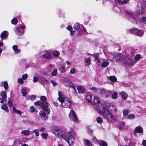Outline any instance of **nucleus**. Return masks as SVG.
Masks as SVG:
<instances>
[{"label": "nucleus", "instance_id": "obj_1", "mask_svg": "<svg viewBox=\"0 0 146 146\" xmlns=\"http://www.w3.org/2000/svg\"><path fill=\"white\" fill-rule=\"evenodd\" d=\"M75 135V133L72 131L68 132L64 136L63 139L66 141L69 146L71 145L73 143V142L74 140Z\"/></svg>", "mask_w": 146, "mask_h": 146}, {"label": "nucleus", "instance_id": "obj_2", "mask_svg": "<svg viewBox=\"0 0 146 146\" xmlns=\"http://www.w3.org/2000/svg\"><path fill=\"white\" fill-rule=\"evenodd\" d=\"M125 57L123 56L120 53H118L115 54V58L116 62L123 64L124 65H126L127 62V56Z\"/></svg>", "mask_w": 146, "mask_h": 146}, {"label": "nucleus", "instance_id": "obj_3", "mask_svg": "<svg viewBox=\"0 0 146 146\" xmlns=\"http://www.w3.org/2000/svg\"><path fill=\"white\" fill-rule=\"evenodd\" d=\"M141 55L139 54L136 55L134 57V59H132L131 57H130L129 54H128L127 57V66H132L137 61H139L141 58Z\"/></svg>", "mask_w": 146, "mask_h": 146}, {"label": "nucleus", "instance_id": "obj_4", "mask_svg": "<svg viewBox=\"0 0 146 146\" xmlns=\"http://www.w3.org/2000/svg\"><path fill=\"white\" fill-rule=\"evenodd\" d=\"M102 114L108 120L111 122L113 121L115 119V117L113 116L107 108H103Z\"/></svg>", "mask_w": 146, "mask_h": 146}, {"label": "nucleus", "instance_id": "obj_5", "mask_svg": "<svg viewBox=\"0 0 146 146\" xmlns=\"http://www.w3.org/2000/svg\"><path fill=\"white\" fill-rule=\"evenodd\" d=\"M35 105L36 106L41 105V107L42 108L44 111L47 112V113L49 114L50 112V110L49 108H47L48 105V103L47 102H42L40 101H38L37 102H35Z\"/></svg>", "mask_w": 146, "mask_h": 146}, {"label": "nucleus", "instance_id": "obj_6", "mask_svg": "<svg viewBox=\"0 0 146 146\" xmlns=\"http://www.w3.org/2000/svg\"><path fill=\"white\" fill-rule=\"evenodd\" d=\"M100 100L97 96H95L94 98V107L95 110L99 113H100Z\"/></svg>", "mask_w": 146, "mask_h": 146}, {"label": "nucleus", "instance_id": "obj_7", "mask_svg": "<svg viewBox=\"0 0 146 146\" xmlns=\"http://www.w3.org/2000/svg\"><path fill=\"white\" fill-rule=\"evenodd\" d=\"M53 133L57 137L62 138L64 136V132L61 129L58 128H56L53 130Z\"/></svg>", "mask_w": 146, "mask_h": 146}, {"label": "nucleus", "instance_id": "obj_8", "mask_svg": "<svg viewBox=\"0 0 146 146\" xmlns=\"http://www.w3.org/2000/svg\"><path fill=\"white\" fill-rule=\"evenodd\" d=\"M131 33L136 35L139 36H141L143 34V31L137 28H133L130 30Z\"/></svg>", "mask_w": 146, "mask_h": 146}, {"label": "nucleus", "instance_id": "obj_9", "mask_svg": "<svg viewBox=\"0 0 146 146\" xmlns=\"http://www.w3.org/2000/svg\"><path fill=\"white\" fill-rule=\"evenodd\" d=\"M40 56L41 57L44 58L46 59H49L52 58V56L48 51H44L41 52Z\"/></svg>", "mask_w": 146, "mask_h": 146}, {"label": "nucleus", "instance_id": "obj_10", "mask_svg": "<svg viewBox=\"0 0 146 146\" xmlns=\"http://www.w3.org/2000/svg\"><path fill=\"white\" fill-rule=\"evenodd\" d=\"M112 92L105 89H101V96L104 98H108L111 94Z\"/></svg>", "mask_w": 146, "mask_h": 146}, {"label": "nucleus", "instance_id": "obj_11", "mask_svg": "<svg viewBox=\"0 0 146 146\" xmlns=\"http://www.w3.org/2000/svg\"><path fill=\"white\" fill-rule=\"evenodd\" d=\"M69 117L70 120L76 123H78V120L74 111L72 110L70 111L69 114Z\"/></svg>", "mask_w": 146, "mask_h": 146}, {"label": "nucleus", "instance_id": "obj_12", "mask_svg": "<svg viewBox=\"0 0 146 146\" xmlns=\"http://www.w3.org/2000/svg\"><path fill=\"white\" fill-rule=\"evenodd\" d=\"M61 103V106L64 108H68L70 106L71 104L70 100L67 98H64L63 102Z\"/></svg>", "mask_w": 146, "mask_h": 146}, {"label": "nucleus", "instance_id": "obj_13", "mask_svg": "<svg viewBox=\"0 0 146 146\" xmlns=\"http://www.w3.org/2000/svg\"><path fill=\"white\" fill-rule=\"evenodd\" d=\"M141 5L142 7L140 8V9H139L138 10H137V13L139 14H143L145 12V10L144 8L143 7H146V2L143 1H142L141 2Z\"/></svg>", "mask_w": 146, "mask_h": 146}, {"label": "nucleus", "instance_id": "obj_14", "mask_svg": "<svg viewBox=\"0 0 146 146\" xmlns=\"http://www.w3.org/2000/svg\"><path fill=\"white\" fill-rule=\"evenodd\" d=\"M126 13L134 21H136L138 19V16L135 13H133L130 11H126Z\"/></svg>", "mask_w": 146, "mask_h": 146}, {"label": "nucleus", "instance_id": "obj_15", "mask_svg": "<svg viewBox=\"0 0 146 146\" xmlns=\"http://www.w3.org/2000/svg\"><path fill=\"white\" fill-rule=\"evenodd\" d=\"M24 138H21L16 139L14 141L13 145H17L20 144L24 142Z\"/></svg>", "mask_w": 146, "mask_h": 146}, {"label": "nucleus", "instance_id": "obj_16", "mask_svg": "<svg viewBox=\"0 0 146 146\" xmlns=\"http://www.w3.org/2000/svg\"><path fill=\"white\" fill-rule=\"evenodd\" d=\"M143 132V129L141 126H138L135 127L134 130V133L135 134L136 133H140Z\"/></svg>", "mask_w": 146, "mask_h": 146}, {"label": "nucleus", "instance_id": "obj_17", "mask_svg": "<svg viewBox=\"0 0 146 146\" xmlns=\"http://www.w3.org/2000/svg\"><path fill=\"white\" fill-rule=\"evenodd\" d=\"M58 100L61 102H63L64 98H66L63 95L62 93L61 92H58Z\"/></svg>", "mask_w": 146, "mask_h": 146}, {"label": "nucleus", "instance_id": "obj_18", "mask_svg": "<svg viewBox=\"0 0 146 146\" xmlns=\"http://www.w3.org/2000/svg\"><path fill=\"white\" fill-rule=\"evenodd\" d=\"M8 35V33L6 31H4L1 34L0 36L1 39H4L7 37Z\"/></svg>", "mask_w": 146, "mask_h": 146}, {"label": "nucleus", "instance_id": "obj_19", "mask_svg": "<svg viewBox=\"0 0 146 146\" xmlns=\"http://www.w3.org/2000/svg\"><path fill=\"white\" fill-rule=\"evenodd\" d=\"M24 30L21 27H18L16 30V32L18 35H21L24 32Z\"/></svg>", "mask_w": 146, "mask_h": 146}, {"label": "nucleus", "instance_id": "obj_20", "mask_svg": "<svg viewBox=\"0 0 146 146\" xmlns=\"http://www.w3.org/2000/svg\"><path fill=\"white\" fill-rule=\"evenodd\" d=\"M0 95L3 99L5 101H7L6 92L4 91H2L1 92Z\"/></svg>", "mask_w": 146, "mask_h": 146}, {"label": "nucleus", "instance_id": "obj_21", "mask_svg": "<svg viewBox=\"0 0 146 146\" xmlns=\"http://www.w3.org/2000/svg\"><path fill=\"white\" fill-rule=\"evenodd\" d=\"M120 95L123 100H126L128 97L127 94L124 92H121L120 93Z\"/></svg>", "mask_w": 146, "mask_h": 146}, {"label": "nucleus", "instance_id": "obj_22", "mask_svg": "<svg viewBox=\"0 0 146 146\" xmlns=\"http://www.w3.org/2000/svg\"><path fill=\"white\" fill-rule=\"evenodd\" d=\"M1 86L4 87L5 90H7L9 87L8 83L6 81L2 82L1 83Z\"/></svg>", "mask_w": 146, "mask_h": 146}, {"label": "nucleus", "instance_id": "obj_23", "mask_svg": "<svg viewBox=\"0 0 146 146\" xmlns=\"http://www.w3.org/2000/svg\"><path fill=\"white\" fill-rule=\"evenodd\" d=\"M39 114L43 119L46 120L47 119V117L46 116V114L43 111H40Z\"/></svg>", "mask_w": 146, "mask_h": 146}, {"label": "nucleus", "instance_id": "obj_24", "mask_svg": "<svg viewBox=\"0 0 146 146\" xmlns=\"http://www.w3.org/2000/svg\"><path fill=\"white\" fill-rule=\"evenodd\" d=\"M115 1L118 3L122 4H126L129 0H123V1L121 0H114Z\"/></svg>", "mask_w": 146, "mask_h": 146}, {"label": "nucleus", "instance_id": "obj_25", "mask_svg": "<svg viewBox=\"0 0 146 146\" xmlns=\"http://www.w3.org/2000/svg\"><path fill=\"white\" fill-rule=\"evenodd\" d=\"M16 107V105H14L13 108V111L15 113H17L19 114H21L22 113V112L20 110L16 109H15Z\"/></svg>", "mask_w": 146, "mask_h": 146}, {"label": "nucleus", "instance_id": "obj_26", "mask_svg": "<svg viewBox=\"0 0 146 146\" xmlns=\"http://www.w3.org/2000/svg\"><path fill=\"white\" fill-rule=\"evenodd\" d=\"M77 89L79 93L82 94L84 92V88L81 86H78Z\"/></svg>", "mask_w": 146, "mask_h": 146}, {"label": "nucleus", "instance_id": "obj_27", "mask_svg": "<svg viewBox=\"0 0 146 146\" xmlns=\"http://www.w3.org/2000/svg\"><path fill=\"white\" fill-rule=\"evenodd\" d=\"M21 133L25 136H28L29 135L30 131L28 130H23L21 131Z\"/></svg>", "mask_w": 146, "mask_h": 146}, {"label": "nucleus", "instance_id": "obj_28", "mask_svg": "<svg viewBox=\"0 0 146 146\" xmlns=\"http://www.w3.org/2000/svg\"><path fill=\"white\" fill-rule=\"evenodd\" d=\"M1 108L3 110L5 111L6 112L8 113L9 111L7 106L6 104H4L2 105L1 106Z\"/></svg>", "mask_w": 146, "mask_h": 146}, {"label": "nucleus", "instance_id": "obj_29", "mask_svg": "<svg viewBox=\"0 0 146 146\" xmlns=\"http://www.w3.org/2000/svg\"><path fill=\"white\" fill-rule=\"evenodd\" d=\"M84 144L86 146H92V144L89 140L84 139Z\"/></svg>", "mask_w": 146, "mask_h": 146}, {"label": "nucleus", "instance_id": "obj_30", "mask_svg": "<svg viewBox=\"0 0 146 146\" xmlns=\"http://www.w3.org/2000/svg\"><path fill=\"white\" fill-rule=\"evenodd\" d=\"M13 48L15 53L18 54L20 51V50L18 48L17 46L16 45H14L13 47Z\"/></svg>", "mask_w": 146, "mask_h": 146}, {"label": "nucleus", "instance_id": "obj_31", "mask_svg": "<svg viewBox=\"0 0 146 146\" xmlns=\"http://www.w3.org/2000/svg\"><path fill=\"white\" fill-rule=\"evenodd\" d=\"M92 142L95 143H97L99 145H100V141L97 139L95 137H94L93 139H92Z\"/></svg>", "mask_w": 146, "mask_h": 146}, {"label": "nucleus", "instance_id": "obj_32", "mask_svg": "<svg viewBox=\"0 0 146 146\" xmlns=\"http://www.w3.org/2000/svg\"><path fill=\"white\" fill-rule=\"evenodd\" d=\"M125 125V123L124 122H121L119 124L118 127L119 129L123 130Z\"/></svg>", "mask_w": 146, "mask_h": 146}, {"label": "nucleus", "instance_id": "obj_33", "mask_svg": "<svg viewBox=\"0 0 146 146\" xmlns=\"http://www.w3.org/2000/svg\"><path fill=\"white\" fill-rule=\"evenodd\" d=\"M115 54H113L111 53H109L108 54V58L111 61H113V60H114L115 58Z\"/></svg>", "mask_w": 146, "mask_h": 146}, {"label": "nucleus", "instance_id": "obj_34", "mask_svg": "<svg viewBox=\"0 0 146 146\" xmlns=\"http://www.w3.org/2000/svg\"><path fill=\"white\" fill-rule=\"evenodd\" d=\"M98 56L97 54H95L94 55L95 61L96 64L98 65H100V61L99 59L98 58Z\"/></svg>", "mask_w": 146, "mask_h": 146}, {"label": "nucleus", "instance_id": "obj_35", "mask_svg": "<svg viewBox=\"0 0 146 146\" xmlns=\"http://www.w3.org/2000/svg\"><path fill=\"white\" fill-rule=\"evenodd\" d=\"M106 104L105 105V107H108L109 108H110V109L111 110H113V109H111L110 108L111 107H114V110L115 111H116V110H117V109L115 107V106H113V105H110V107H109V106L110 105V104L109 103H108L107 102H106Z\"/></svg>", "mask_w": 146, "mask_h": 146}, {"label": "nucleus", "instance_id": "obj_36", "mask_svg": "<svg viewBox=\"0 0 146 146\" xmlns=\"http://www.w3.org/2000/svg\"><path fill=\"white\" fill-rule=\"evenodd\" d=\"M36 76H34L33 78V81L34 83H36L38 81L39 78V76L38 74H35Z\"/></svg>", "mask_w": 146, "mask_h": 146}, {"label": "nucleus", "instance_id": "obj_37", "mask_svg": "<svg viewBox=\"0 0 146 146\" xmlns=\"http://www.w3.org/2000/svg\"><path fill=\"white\" fill-rule=\"evenodd\" d=\"M109 79L113 82H115L117 81V78L115 76H111L109 77Z\"/></svg>", "mask_w": 146, "mask_h": 146}, {"label": "nucleus", "instance_id": "obj_38", "mask_svg": "<svg viewBox=\"0 0 146 146\" xmlns=\"http://www.w3.org/2000/svg\"><path fill=\"white\" fill-rule=\"evenodd\" d=\"M109 64V63L108 61H104L102 62L101 64V66L102 67L105 68L108 66Z\"/></svg>", "mask_w": 146, "mask_h": 146}, {"label": "nucleus", "instance_id": "obj_39", "mask_svg": "<svg viewBox=\"0 0 146 146\" xmlns=\"http://www.w3.org/2000/svg\"><path fill=\"white\" fill-rule=\"evenodd\" d=\"M73 27L74 29L77 30L79 29L80 28V25L78 23H76L74 25Z\"/></svg>", "mask_w": 146, "mask_h": 146}, {"label": "nucleus", "instance_id": "obj_40", "mask_svg": "<svg viewBox=\"0 0 146 146\" xmlns=\"http://www.w3.org/2000/svg\"><path fill=\"white\" fill-rule=\"evenodd\" d=\"M36 98L35 96L33 95L27 97L28 99H30L32 101H34Z\"/></svg>", "mask_w": 146, "mask_h": 146}, {"label": "nucleus", "instance_id": "obj_41", "mask_svg": "<svg viewBox=\"0 0 146 146\" xmlns=\"http://www.w3.org/2000/svg\"><path fill=\"white\" fill-rule=\"evenodd\" d=\"M85 63L86 66L90 65L91 63L90 58H86L85 60Z\"/></svg>", "mask_w": 146, "mask_h": 146}, {"label": "nucleus", "instance_id": "obj_42", "mask_svg": "<svg viewBox=\"0 0 146 146\" xmlns=\"http://www.w3.org/2000/svg\"><path fill=\"white\" fill-rule=\"evenodd\" d=\"M66 86L67 87L69 86V87H71L74 90H76L74 86L73 85V84L71 82H69L68 86L67 85V84L66 85Z\"/></svg>", "mask_w": 146, "mask_h": 146}, {"label": "nucleus", "instance_id": "obj_43", "mask_svg": "<svg viewBox=\"0 0 146 146\" xmlns=\"http://www.w3.org/2000/svg\"><path fill=\"white\" fill-rule=\"evenodd\" d=\"M117 94L116 92L113 93L111 95V97L114 99H116L117 98Z\"/></svg>", "mask_w": 146, "mask_h": 146}, {"label": "nucleus", "instance_id": "obj_44", "mask_svg": "<svg viewBox=\"0 0 146 146\" xmlns=\"http://www.w3.org/2000/svg\"><path fill=\"white\" fill-rule=\"evenodd\" d=\"M123 113L124 116H127L129 113L128 110L126 109H124L123 110Z\"/></svg>", "mask_w": 146, "mask_h": 146}, {"label": "nucleus", "instance_id": "obj_45", "mask_svg": "<svg viewBox=\"0 0 146 146\" xmlns=\"http://www.w3.org/2000/svg\"><path fill=\"white\" fill-rule=\"evenodd\" d=\"M140 21L142 23L146 24V17H143L140 19Z\"/></svg>", "mask_w": 146, "mask_h": 146}, {"label": "nucleus", "instance_id": "obj_46", "mask_svg": "<svg viewBox=\"0 0 146 146\" xmlns=\"http://www.w3.org/2000/svg\"><path fill=\"white\" fill-rule=\"evenodd\" d=\"M39 129H36L33 130V132L35 133V135L37 137H38L39 136Z\"/></svg>", "mask_w": 146, "mask_h": 146}, {"label": "nucleus", "instance_id": "obj_47", "mask_svg": "<svg viewBox=\"0 0 146 146\" xmlns=\"http://www.w3.org/2000/svg\"><path fill=\"white\" fill-rule=\"evenodd\" d=\"M11 23L15 25H16L18 23V21L17 18H14L12 20H11Z\"/></svg>", "mask_w": 146, "mask_h": 146}, {"label": "nucleus", "instance_id": "obj_48", "mask_svg": "<svg viewBox=\"0 0 146 146\" xmlns=\"http://www.w3.org/2000/svg\"><path fill=\"white\" fill-rule=\"evenodd\" d=\"M92 98V96L90 94L87 95L86 97V99L88 102H90L91 101Z\"/></svg>", "mask_w": 146, "mask_h": 146}, {"label": "nucleus", "instance_id": "obj_49", "mask_svg": "<svg viewBox=\"0 0 146 146\" xmlns=\"http://www.w3.org/2000/svg\"><path fill=\"white\" fill-rule=\"evenodd\" d=\"M53 55L55 57H58L59 56L60 53L57 51H54L53 52Z\"/></svg>", "mask_w": 146, "mask_h": 146}, {"label": "nucleus", "instance_id": "obj_50", "mask_svg": "<svg viewBox=\"0 0 146 146\" xmlns=\"http://www.w3.org/2000/svg\"><path fill=\"white\" fill-rule=\"evenodd\" d=\"M89 89L91 91H93L94 92H96L98 90V89L95 87H91L89 88Z\"/></svg>", "mask_w": 146, "mask_h": 146}, {"label": "nucleus", "instance_id": "obj_51", "mask_svg": "<svg viewBox=\"0 0 146 146\" xmlns=\"http://www.w3.org/2000/svg\"><path fill=\"white\" fill-rule=\"evenodd\" d=\"M57 73V70L56 69H54L52 73V75L55 76L56 75Z\"/></svg>", "mask_w": 146, "mask_h": 146}, {"label": "nucleus", "instance_id": "obj_52", "mask_svg": "<svg viewBox=\"0 0 146 146\" xmlns=\"http://www.w3.org/2000/svg\"><path fill=\"white\" fill-rule=\"evenodd\" d=\"M107 143L105 141L101 140V146H107Z\"/></svg>", "mask_w": 146, "mask_h": 146}, {"label": "nucleus", "instance_id": "obj_53", "mask_svg": "<svg viewBox=\"0 0 146 146\" xmlns=\"http://www.w3.org/2000/svg\"><path fill=\"white\" fill-rule=\"evenodd\" d=\"M21 93L23 96H25L27 94V92L26 90L25 89H23L22 90Z\"/></svg>", "mask_w": 146, "mask_h": 146}, {"label": "nucleus", "instance_id": "obj_54", "mask_svg": "<svg viewBox=\"0 0 146 146\" xmlns=\"http://www.w3.org/2000/svg\"><path fill=\"white\" fill-rule=\"evenodd\" d=\"M127 144L128 146H135V143L132 141H130L129 143H128Z\"/></svg>", "mask_w": 146, "mask_h": 146}, {"label": "nucleus", "instance_id": "obj_55", "mask_svg": "<svg viewBox=\"0 0 146 146\" xmlns=\"http://www.w3.org/2000/svg\"><path fill=\"white\" fill-rule=\"evenodd\" d=\"M7 104H9V106L10 107H12L13 106V104L12 101L11 100L10 98H8V101Z\"/></svg>", "mask_w": 146, "mask_h": 146}, {"label": "nucleus", "instance_id": "obj_56", "mask_svg": "<svg viewBox=\"0 0 146 146\" xmlns=\"http://www.w3.org/2000/svg\"><path fill=\"white\" fill-rule=\"evenodd\" d=\"M135 117V116L133 114H131L129 115L127 117V119H133Z\"/></svg>", "mask_w": 146, "mask_h": 146}, {"label": "nucleus", "instance_id": "obj_57", "mask_svg": "<svg viewBox=\"0 0 146 146\" xmlns=\"http://www.w3.org/2000/svg\"><path fill=\"white\" fill-rule=\"evenodd\" d=\"M40 100L42 102H45L46 101V98L44 96H41L40 98Z\"/></svg>", "mask_w": 146, "mask_h": 146}, {"label": "nucleus", "instance_id": "obj_58", "mask_svg": "<svg viewBox=\"0 0 146 146\" xmlns=\"http://www.w3.org/2000/svg\"><path fill=\"white\" fill-rule=\"evenodd\" d=\"M35 110V108L33 106H31L30 108V111L31 112H34Z\"/></svg>", "mask_w": 146, "mask_h": 146}, {"label": "nucleus", "instance_id": "obj_59", "mask_svg": "<svg viewBox=\"0 0 146 146\" xmlns=\"http://www.w3.org/2000/svg\"><path fill=\"white\" fill-rule=\"evenodd\" d=\"M41 136L45 139H46L47 138L48 135L46 133H42L41 134Z\"/></svg>", "mask_w": 146, "mask_h": 146}, {"label": "nucleus", "instance_id": "obj_60", "mask_svg": "<svg viewBox=\"0 0 146 146\" xmlns=\"http://www.w3.org/2000/svg\"><path fill=\"white\" fill-rule=\"evenodd\" d=\"M18 82L20 84H23L24 81L22 78H20L18 79Z\"/></svg>", "mask_w": 146, "mask_h": 146}, {"label": "nucleus", "instance_id": "obj_61", "mask_svg": "<svg viewBox=\"0 0 146 146\" xmlns=\"http://www.w3.org/2000/svg\"><path fill=\"white\" fill-rule=\"evenodd\" d=\"M28 75L27 74H23L22 76V78L23 79L25 80H26L27 77Z\"/></svg>", "mask_w": 146, "mask_h": 146}, {"label": "nucleus", "instance_id": "obj_62", "mask_svg": "<svg viewBox=\"0 0 146 146\" xmlns=\"http://www.w3.org/2000/svg\"><path fill=\"white\" fill-rule=\"evenodd\" d=\"M51 82L52 84H53V86H55L57 85V83L54 80H51Z\"/></svg>", "mask_w": 146, "mask_h": 146}, {"label": "nucleus", "instance_id": "obj_63", "mask_svg": "<svg viewBox=\"0 0 146 146\" xmlns=\"http://www.w3.org/2000/svg\"><path fill=\"white\" fill-rule=\"evenodd\" d=\"M75 72V70L73 68H71L70 70V73L71 74H74Z\"/></svg>", "mask_w": 146, "mask_h": 146}, {"label": "nucleus", "instance_id": "obj_64", "mask_svg": "<svg viewBox=\"0 0 146 146\" xmlns=\"http://www.w3.org/2000/svg\"><path fill=\"white\" fill-rule=\"evenodd\" d=\"M47 82V80L44 78L42 79L41 80V82L42 83H46Z\"/></svg>", "mask_w": 146, "mask_h": 146}]
</instances>
